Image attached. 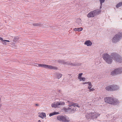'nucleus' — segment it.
<instances>
[{
	"mask_svg": "<svg viewBox=\"0 0 122 122\" xmlns=\"http://www.w3.org/2000/svg\"><path fill=\"white\" fill-rule=\"evenodd\" d=\"M39 67H41L51 69L57 70V68L56 67L43 64H39Z\"/></svg>",
	"mask_w": 122,
	"mask_h": 122,
	"instance_id": "1a4fd4ad",
	"label": "nucleus"
},
{
	"mask_svg": "<svg viewBox=\"0 0 122 122\" xmlns=\"http://www.w3.org/2000/svg\"><path fill=\"white\" fill-rule=\"evenodd\" d=\"M122 36V33L121 32H119L116 34L113 37V38H120Z\"/></svg>",
	"mask_w": 122,
	"mask_h": 122,
	"instance_id": "4468645a",
	"label": "nucleus"
},
{
	"mask_svg": "<svg viewBox=\"0 0 122 122\" xmlns=\"http://www.w3.org/2000/svg\"><path fill=\"white\" fill-rule=\"evenodd\" d=\"M100 2V4L101 5H102V3H103L105 0H99Z\"/></svg>",
	"mask_w": 122,
	"mask_h": 122,
	"instance_id": "bb28decb",
	"label": "nucleus"
},
{
	"mask_svg": "<svg viewBox=\"0 0 122 122\" xmlns=\"http://www.w3.org/2000/svg\"><path fill=\"white\" fill-rule=\"evenodd\" d=\"M39 64L37 63H34L33 64V65L36 66H39Z\"/></svg>",
	"mask_w": 122,
	"mask_h": 122,
	"instance_id": "b1692460",
	"label": "nucleus"
},
{
	"mask_svg": "<svg viewBox=\"0 0 122 122\" xmlns=\"http://www.w3.org/2000/svg\"><path fill=\"white\" fill-rule=\"evenodd\" d=\"M119 88V87L116 85H110L106 86L105 88L107 90L110 91L117 90Z\"/></svg>",
	"mask_w": 122,
	"mask_h": 122,
	"instance_id": "423d86ee",
	"label": "nucleus"
},
{
	"mask_svg": "<svg viewBox=\"0 0 122 122\" xmlns=\"http://www.w3.org/2000/svg\"><path fill=\"white\" fill-rule=\"evenodd\" d=\"M88 88L89 89H90L91 88L92 86V84L91 82L89 81V83H88Z\"/></svg>",
	"mask_w": 122,
	"mask_h": 122,
	"instance_id": "4be33fe9",
	"label": "nucleus"
},
{
	"mask_svg": "<svg viewBox=\"0 0 122 122\" xmlns=\"http://www.w3.org/2000/svg\"><path fill=\"white\" fill-rule=\"evenodd\" d=\"M119 39H112V41L113 43H116L119 40Z\"/></svg>",
	"mask_w": 122,
	"mask_h": 122,
	"instance_id": "412c9836",
	"label": "nucleus"
},
{
	"mask_svg": "<svg viewBox=\"0 0 122 122\" xmlns=\"http://www.w3.org/2000/svg\"><path fill=\"white\" fill-rule=\"evenodd\" d=\"M32 64V63H30V64Z\"/></svg>",
	"mask_w": 122,
	"mask_h": 122,
	"instance_id": "2f4dec72",
	"label": "nucleus"
},
{
	"mask_svg": "<svg viewBox=\"0 0 122 122\" xmlns=\"http://www.w3.org/2000/svg\"><path fill=\"white\" fill-rule=\"evenodd\" d=\"M122 72V68L115 69L111 73L112 75L114 76L117 74H120Z\"/></svg>",
	"mask_w": 122,
	"mask_h": 122,
	"instance_id": "9d476101",
	"label": "nucleus"
},
{
	"mask_svg": "<svg viewBox=\"0 0 122 122\" xmlns=\"http://www.w3.org/2000/svg\"><path fill=\"white\" fill-rule=\"evenodd\" d=\"M111 56L112 57L111 58L110 56L107 53H104L103 55V58L106 62L108 64H111L112 61L113 59L116 61L121 62L122 60V58L115 53H112L111 54Z\"/></svg>",
	"mask_w": 122,
	"mask_h": 122,
	"instance_id": "f257e3e1",
	"label": "nucleus"
},
{
	"mask_svg": "<svg viewBox=\"0 0 122 122\" xmlns=\"http://www.w3.org/2000/svg\"><path fill=\"white\" fill-rule=\"evenodd\" d=\"M88 83H89V82H83L82 83V84H83V85H84L85 84H88Z\"/></svg>",
	"mask_w": 122,
	"mask_h": 122,
	"instance_id": "cd10ccee",
	"label": "nucleus"
},
{
	"mask_svg": "<svg viewBox=\"0 0 122 122\" xmlns=\"http://www.w3.org/2000/svg\"><path fill=\"white\" fill-rule=\"evenodd\" d=\"M76 22L78 25L79 26H81V20L79 18L78 19L76 20Z\"/></svg>",
	"mask_w": 122,
	"mask_h": 122,
	"instance_id": "aec40b11",
	"label": "nucleus"
},
{
	"mask_svg": "<svg viewBox=\"0 0 122 122\" xmlns=\"http://www.w3.org/2000/svg\"><path fill=\"white\" fill-rule=\"evenodd\" d=\"M100 114L97 112H91L89 114H87L86 115V117L88 118H92L93 119L97 118L99 116Z\"/></svg>",
	"mask_w": 122,
	"mask_h": 122,
	"instance_id": "39448f33",
	"label": "nucleus"
},
{
	"mask_svg": "<svg viewBox=\"0 0 122 122\" xmlns=\"http://www.w3.org/2000/svg\"><path fill=\"white\" fill-rule=\"evenodd\" d=\"M85 45H86L87 46H91L92 44V43L90 40H87L84 43Z\"/></svg>",
	"mask_w": 122,
	"mask_h": 122,
	"instance_id": "2eb2a0df",
	"label": "nucleus"
},
{
	"mask_svg": "<svg viewBox=\"0 0 122 122\" xmlns=\"http://www.w3.org/2000/svg\"><path fill=\"white\" fill-rule=\"evenodd\" d=\"M0 40L2 42L3 44L6 45V42H9L10 41L9 40H3V39H0Z\"/></svg>",
	"mask_w": 122,
	"mask_h": 122,
	"instance_id": "a211bd4d",
	"label": "nucleus"
},
{
	"mask_svg": "<svg viewBox=\"0 0 122 122\" xmlns=\"http://www.w3.org/2000/svg\"><path fill=\"white\" fill-rule=\"evenodd\" d=\"M102 5H101V6L100 7V9H101L102 8Z\"/></svg>",
	"mask_w": 122,
	"mask_h": 122,
	"instance_id": "c756f323",
	"label": "nucleus"
},
{
	"mask_svg": "<svg viewBox=\"0 0 122 122\" xmlns=\"http://www.w3.org/2000/svg\"><path fill=\"white\" fill-rule=\"evenodd\" d=\"M105 102L108 103L116 105L118 104L119 101L116 99H114L113 98L110 97H106L104 98Z\"/></svg>",
	"mask_w": 122,
	"mask_h": 122,
	"instance_id": "7ed1b4c3",
	"label": "nucleus"
},
{
	"mask_svg": "<svg viewBox=\"0 0 122 122\" xmlns=\"http://www.w3.org/2000/svg\"><path fill=\"white\" fill-rule=\"evenodd\" d=\"M121 6H122V2H120L119 3L117 4L116 6V7L117 8Z\"/></svg>",
	"mask_w": 122,
	"mask_h": 122,
	"instance_id": "5701e85b",
	"label": "nucleus"
},
{
	"mask_svg": "<svg viewBox=\"0 0 122 122\" xmlns=\"http://www.w3.org/2000/svg\"><path fill=\"white\" fill-rule=\"evenodd\" d=\"M36 105H37V104H36Z\"/></svg>",
	"mask_w": 122,
	"mask_h": 122,
	"instance_id": "473e14b6",
	"label": "nucleus"
},
{
	"mask_svg": "<svg viewBox=\"0 0 122 122\" xmlns=\"http://www.w3.org/2000/svg\"><path fill=\"white\" fill-rule=\"evenodd\" d=\"M37 122H41V121L40 120H38Z\"/></svg>",
	"mask_w": 122,
	"mask_h": 122,
	"instance_id": "c85d7f7f",
	"label": "nucleus"
},
{
	"mask_svg": "<svg viewBox=\"0 0 122 122\" xmlns=\"http://www.w3.org/2000/svg\"><path fill=\"white\" fill-rule=\"evenodd\" d=\"M0 38H1V37H0Z\"/></svg>",
	"mask_w": 122,
	"mask_h": 122,
	"instance_id": "72a5a7b5",
	"label": "nucleus"
},
{
	"mask_svg": "<svg viewBox=\"0 0 122 122\" xmlns=\"http://www.w3.org/2000/svg\"><path fill=\"white\" fill-rule=\"evenodd\" d=\"M38 117L43 119L46 117V115L45 113L42 112L39 113Z\"/></svg>",
	"mask_w": 122,
	"mask_h": 122,
	"instance_id": "ddd939ff",
	"label": "nucleus"
},
{
	"mask_svg": "<svg viewBox=\"0 0 122 122\" xmlns=\"http://www.w3.org/2000/svg\"><path fill=\"white\" fill-rule=\"evenodd\" d=\"M68 102L69 103V107L67 108H64V110L66 112L69 113H73L78 110V109L75 107H76L78 108L80 107L78 104L77 103H74L72 102H70L69 101H68Z\"/></svg>",
	"mask_w": 122,
	"mask_h": 122,
	"instance_id": "f03ea898",
	"label": "nucleus"
},
{
	"mask_svg": "<svg viewBox=\"0 0 122 122\" xmlns=\"http://www.w3.org/2000/svg\"><path fill=\"white\" fill-rule=\"evenodd\" d=\"M62 75L61 74L57 73H56L54 76L56 78L59 79L61 77Z\"/></svg>",
	"mask_w": 122,
	"mask_h": 122,
	"instance_id": "dca6fc26",
	"label": "nucleus"
},
{
	"mask_svg": "<svg viewBox=\"0 0 122 122\" xmlns=\"http://www.w3.org/2000/svg\"><path fill=\"white\" fill-rule=\"evenodd\" d=\"M59 112H54L53 113H50L49 114V116L50 117H51L55 115L59 114Z\"/></svg>",
	"mask_w": 122,
	"mask_h": 122,
	"instance_id": "6ab92c4d",
	"label": "nucleus"
},
{
	"mask_svg": "<svg viewBox=\"0 0 122 122\" xmlns=\"http://www.w3.org/2000/svg\"><path fill=\"white\" fill-rule=\"evenodd\" d=\"M89 91L90 92L94 91L95 90V89L93 88L89 89Z\"/></svg>",
	"mask_w": 122,
	"mask_h": 122,
	"instance_id": "393cba45",
	"label": "nucleus"
},
{
	"mask_svg": "<svg viewBox=\"0 0 122 122\" xmlns=\"http://www.w3.org/2000/svg\"><path fill=\"white\" fill-rule=\"evenodd\" d=\"M1 100V98L0 97V102Z\"/></svg>",
	"mask_w": 122,
	"mask_h": 122,
	"instance_id": "7c9ffc66",
	"label": "nucleus"
},
{
	"mask_svg": "<svg viewBox=\"0 0 122 122\" xmlns=\"http://www.w3.org/2000/svg\"><path fill=\"white\" fill-rule=\"evenodd\" d=\"M57 118L58 120L63 122H68L70 120L69 118H66L63 115L58 116L57 117Z\"/></svg>",
	"mask_w": 122,
	"mask_h": 122,
	"instance_id": "0eeeda50",
	"label": "nucleus"
},
{
	"mask_svg": "<svg viewBox=\"0 0 122 122\" xmlns=\"http://www.w3.org/2000/svg\"><path fill=\"white\" fill-rule=\"evenodd\" d=\"M58 62L59 63H61L64 64H68L73 66L75 65V64H74L66 62L62 60H59L58 61Z\"/></svg>",
	"mask_w": 122,
	"mask_h": 122,
	"instance_id": "9b49d317",
	"label": "nucleus"
},
{
	"mask_svg": "<svg viewBox=\"0 0 122 122\" xmlns=\"http://www.w3.org/2000/svg\"><path fill=\"white\" fill-rule=\"evenodd\" d=\"M101 11L100 9H97L91 11L87 15L88 18L93 17L99 14Z\"/></svg>",
	"mask_w": 122,
	"mask_h": 122,
	"instance_id": "20e7f679",
	"label": "nucleus"
},
{
	"mask_svg": "<svg viewBox=\"0 0 122 122\" xmlns=\"http://www.w3.org/2000/svg\"><path fill=\"white\" fill-rule=\"evenodd\" d=\"M65 103L64 102H56L52 103L51 105V107H53L57 108L59 107V106L64 105Z\"/></svg>",
	"mask_w": 122,
	"mask_h": 122,
	"instance_id": "6e6552de",
	"label": "nucleus"
},
{
	"mask_svg": "<svg viewBox=\"0 0 122 122\" xmlns=\"http://www.w3.org/2000/svg\"><path fill=\"white\" fill-rule=\"evenodd\" d=\"M83 28L81 27L79 28H75L73 29V30L75 31H80L82 30Z\"/></svg>",
	"mask_w": 122,
	"mask_h": 122,
	"instance_id": "f3484780",
	"label": "nucleus"
},
{
	"mask_svg": "<svg viewBox=\"0 0 122 122\" xmlns=\"http://www.w3.org/2000/svg\"><path fill=\"white\" fill-rule=\"evenodd\" d=\"M33 25L35 26H37L40 25L38 23H34L33 24Z\"/></svg>",
	"mask_w": 122,
	"mask_h": 122,
	"instance_id": "a878e982",
	"label": "nucleus"
},
{
	"mask_svg": "<svg viewBox=\"0 0 122 122\" xmlns=\"http://www.w3.org/2000/svg\"><path fill=\"white\" fill-rule=\"evenodd\" d=\"M83 74L82 73H79L78 74V78L79 80L80 81H85L86 79L84 77H82L81 76Z\"/></svg>",
	"mask_w": 122,
	"mask_h": 122,
	"instance_id": "f8f14e48",
	"label": "nucleus"
}]
</instances>
